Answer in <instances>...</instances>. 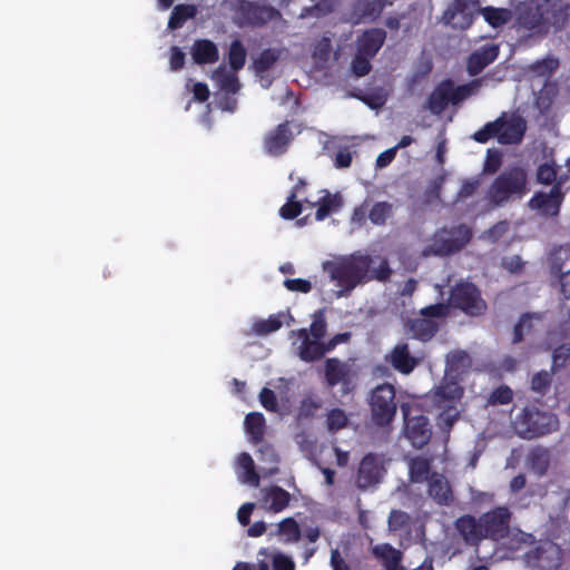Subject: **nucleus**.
Listing matches in <instances>:
<instances>
[{
  "label": "nucleus",
  "instance_id": "8fccbe9b",
  "mask_svg": "<svg viewBox=\"0 0 570 570\" xmlns=\"http://www.w3.org/2000/svg\"><path fill=\"white\" fill-rule=\"evenodd\" d=\"M332 52V45L328 38L320 39L314 47L312 58L318 68H323L328 61Z\"/></svg>",
  "mask_w": 570,
  "mask_h": 570
},
{
  "label": "nucleus",
  "instance_id": "6e6552de",
  "mask_svg": "<svg viewBox=\"0 0 570 570\" xmlns=\"http://www.w3.org/2000/svg\"><path fill=\"white\" fill-rule=\"evenodd\" d=\"M291 337H295L293 350L302 361L313 362L324 355V342L311 336L307 328L292 331Z\"/></svg>",
  "mask_w": 570,
  "mask_h": 570
},
{
  "label": "nucleus",
  "instance_id": "603ef678",
  "mask_svg": "<svg viewBox=\"0 0 570 570\" xmlns=\"http://www.w3.org/2000/svg\"><path fill=\"white\" fill-rule=\"evenodd\" d=\"M559 67V60L552 56H548L540 61L530 66V70L538 76L549 77Z\"/></svg>",
  "mask_w": 570,
  "mask_h": 570
},
{
  "label": "nucleus",
  "instance_id": "20e7f679",
  "mask_svg": "<svg viewBox=\"0 0 570 570\" xmlns=\"http://www.w3.org/2000/svg\"><path fill=\"white\" fill-rule=\"evenodd\" d=\"M471 229L465 225L438 230L425 245L422 256H448L460 252L471 239Z\"/></svg>",
  "mask_w": 570,
  "mask_h": 570
},
{
  "label": "nucleus",
  "instance_id": "473e14b6",
  "mask_svg": "<svg viewBox=\"0 0 570 570\" xmlns=\"http://www.w3.org/2000/svg\"><path fill=\"white\" fill-rule=\"evenodd\" d=\"M483 85V79H474L469 83L454 87L453 81H451V104L453 106L460 105L462 101L468 99L469 97L476 95Z\"/></svg>",
  "mask_w": 570,
  "mask_h": 570
},
{
  "label": "nucleus",
  "instance_id": "c03bdc74",
  "mask_svg": "<svg viewBox=\"0 0 570 570\" xmlns=\"http://www.w3.org/2000/svg\"><path fill=\"white\" fill-rule=\"evenodd\" d=\"M278 535L283 537V541L286 543L296 542L301 537V530L297 522L287 518L278 523Z\"/></svg>",
  "mask_w": 570,
  "mask_h": 570
},
{
  "label": "nucleus",
  "instance_id": "4d7b16f0",
  "mask_svg": "<svg viewBox=\"0 0 570 570\" xmlns=\"http://www.w3.org/2000/svg\"><path fill=\"white\" fill-rule=\"evenodd\" d=\"M302 212V205L296 202V191H292L287 197V203L281 208L279 214L283 218L292 219L297 217Z\"/></svg>",
  "mask_w": 570,
  "mask_h": 570
},
{
  "label": "nucleus",
  "instance_id": "f3484780",
  "mask_svg": "<svg viewBox=\"0 0 570 570\" xmlns=\"http://www.w3.org/2000/svg\"><path fill=\"white\" fill-rule=\"evenodd\" d=\"M239 12L244 20L250 24H262L278 16V12L272 7L245 0L239 3Z\"/></svg>",
  "mask_w": 570,
  "mask_h": 570
},
{
  "label": "nucleus",
  "instance_id": "79ce46f5",
  "mask_svg": "<svg viewBox=\"0 0 570 570\" xmlns=\"http://www.w3.org/2000/svg\"><path fill=\"white\" fill-rule=\"evenodd\" d=\"M279 52L275 49L264 50L257 59L253 62V68L256 75L266 73L278 60Z\"/></svg>",
  "mask_w": 570,
  "mask_h": 570
},
{
  "label": "nucleus",
  "instance_id": "b1692460",
  "mask_svg": "<svg viewBox=\"0 0 570 570\" xmlns=\"http://www.w3.org/2000/svg\"><path fill=\"white\" fill-rule=\"evenodd\" d=\"M499 53L498 46H484L473 52L468 61V72L475 76L481 72L489 63H491Z\"/></svg>",
  "mask_w": 570,
  "mask_h": 570
},
{
  "label": "nucleus",
  "instance_id": "bb28decb",
  "mask_svg": "<svg viewBox=\"0 0 570 570\" xmlns=\"http://www.w3.org/2000/svg\"><path fill=\"white\" fill-rule=\"evenodd\" d=\"M351 376V365L337 358H327L325 362V379L330 386L347 383Z\"/></svg>",
  "mask_w": 570,
  "mask_h": 570
},
{
  "label": "nucleus",
  "instance_id": "6ab92c4d",
  "mask_svg": "<svg viewBox=\"0 0 570 570\" xmlns=\"http://www.w3.org/2000/svg\"><path fill=\"white\" fill-rule=\"evenodd\" d=\"M235 472L240 483L258 488L261 478L249 453L242 452L236 456Z\"/></svg>",
  "mask_w": 570,
  "mask_h": 570
},
{
  "label": "nucleus",
  "instance_id": "7c9ffc66",
  "mask_svg": "<svg viewBox=\"0 0 570 570\" xmlns=\"http://www.w3.org/2000/svg\"><path fill=\"white\" fill-rule=\"evenodd\" d=\"M234 69H227L225 66L218 67L213 72L215 83L227 94H236L240 89V83Z\"/></svg>",
  "mask_w": 570,
  "mask_h": 570
},
{
  "label": "nucleus",
  "instance_id": "e2e57ef3",
  "mask_svg": "<svg viewBox=\"0 0 570 570\" xmlns=\"http://www.w3.org/2000/svg\"><path fill=\"white\" fill-rule=\"evenodd\" d=\"M271 561L274 570H295L293 559L283 552L272 553Z\"/></svg>",
  "mask_w": 570,
  "mask_h": 570
},
{
  "label": "nucleus",
  "instance_id": "dca6fc26",
  "mask_svg": "<svg viewBox=\"0 0 570 570\" xmlns=\"http://www.w3.org/2000/svg\"><path fill=\"white\" fill-rule=\"evenodd\" d=\"M463 394V390L455 382H445L435 387L430 399L435 406L436 410L445 409L449 405L460 406L461 397Z\"/></svg>",
  "mask_w": 570,
  "mask_h": 570
},
{
  "label": "nucleus",
  "instance_id": "de8ad7c7",
  "mask_svg": "<svg viewBox=\"0 0 570 570\" xmlns=\"http://www.w3.org/2000/svg\"><path fill=\"white\" fill-rule=\"evenodd\" d=\"M411 522V517L401 510H392L387 519L389 530L391 532L407 531Z\"/></svg>",
  "mask_w": 570,
  "mask_h": 570
},
{
  "label": "nucleus",
  "instance_id": "7ed1b4c3",
  "mask_svg": "<svg viewBox=\"0 0 570 570\" xmlns=\"http://www.w3.org/2000/svg\"><path fill=\"white\" fill-rule=\"evenodd\" d=\"M528 177L524 169L513 167L502 171L491 184L489 199L497 206L522 198L528 191Z\"/></svg>",
  "mask_w": 570,
  "mask_h": 570
},
{
  "label": "nucleus",
  "instance_id": "a878e982",
  "mask_svg": "<svg viewBox=\"0 0 570 570\" xmlns=\"http://www.w3.org/2000/svg\"><path fill=\"white\" fill-rule=\"evenodd\" d=\"M449 104H451V80H445L432 91L425 108L434 115H440Z\"/></svg>",
  "mask_w": 570,
  "mask_h": 570
},
{
  "label": "nucleus",
  "instance_id": "39448f33",
  "mask_svg": "<svg viewBox=\"0 0 570 570\" xmlns=\"http://www.w3.org/2000/svg\"><path fill=\"white\" fill-rule=\"evenodd\" d=\"M558 428L557 417L534 407L524 409L513 421L515 433L522 439H533L547 434Z\"/></svg>",
  "mask_w": 570,
  "mask_h": 570
},
{
  "label": "nucleus",
  "instance_id": "37998d69",
  "mask_svg": "<svg viewBox=\"0 0 570 570\" xmlns=\"http://www.w3.org/2000/svg\"><path fill=\"white\" fill-rule=\"evenodd\" d=\"M530 468L538 475H543L550 464L549 452L543 449H535L529 456Z\"/></svg>",
  "mask_w": 570,
  "mask_h": 570
},
{
  "label": "nucleus",
  "instance_id": "338daca9",
  "mask_svg": "<svg viewBox=\"0 0 570 570\" xmlns=\"http://www.w3.org/2000/svg\"><path fill=\"white\" fill-rule=\"evenodd\" d=\"M259 401L266 410L276 411L277 400L275 393L272 390L264 387L261 391Z\"/></svg>",
  "mask_w": 570,
  "mask_h": 570
},
{
  "label": "nucleus",
  "instance_id": "09e8293b",
  "mask_svg": "<svg viewBox=\"0 0 570 570\" xmlns=\"http://www.w3.org/2000/svg\"><path fill=\"white\" fill-rule=\"evenodd\" d=\"M246 61V50L239 40H234L228 52V62L234 71L240 70Z\"/></svg>",
  "mask_w": 570,
  "mask_h": 570
},
{
  "label": "nucleus",
  "instance_id": "aec40b11",
  "mask_svg": "<svg viewBox=\"0 0 570 570\" xmlns=\"http://www.w3.org/2000/svg\"><path fill=\"white\" fill-rule=\"evenodd\" d=\"M386 361L403 374H410L419 364V361L411 354L406 343L396 344L391 353L386 355Z\"/></svg>",
  "mask_w": 570,
  "mask_h": 570
},
{
  "label": "nucleus",
  "instance_id": "6e6d98bb",
  "mask_svg": "<svg viewBox=\"0 0 570 570\" xmlns=\"http://www.w3.org/2000/svg\"><path fill=\"white\" fill-rule=\"evenodd\" d=\"M554 372L540 371L532 376L531 390L535 393L544 394L551 384Z\"/></svg>",
  "mask_w": 570,
  "mask_h": 570
},
{
  "label": "nucleus",
  "instance_id": "393cba45",
  "mask_svg": "<svg viewBox=\"0 0 570 570\" xmlns=\"http://www.w3.org/2000/svg\"><path fill=\"white\" fill-rule=\"evenodd\" d=\"M386 3L387 0H357L354 4L353 17L356 22L375 20Z\"/></svg>",
  "mask_w": 570,
  "mask_h": 570
},
{
  "label": "nucleus",
  "instance_id": "ea45409f",
  "mask_svg": "<svg viewBox=\"0 0 570 570\" xmlns=\"http://www.w3.org/2000/svg\"><path fill=\"white\" fill-rule=\"evenodd\" d=\"M436 324L430 318H416L411 322L413 335L422 341L430 340L436 332Z\"/></svg>",
  "mask_w": 570,
  "mask_h": 570
},
{
  "label": "nucleus",
  "instance_id": "cd10ccee",
  "mask_svg": "<svg viewBox=\"0 0 570 570\" xmlns=\"http://www.w3.org/2000/svg\"><path fill=\"white\" fill-rule=\"evenodd\" d=\"M291 138L292 132L289 131L287 124H282L265 138V149L271 155H279L284 153Z\"/></svg>",
  "mask_w": 570,
  "mask_h": 570
},
{
  "label": "nucleus",
  "instance_id": "864d4df0",
  "mask_svg": "<svg viewBox=\"0 0 570 570\" xmlns=\"http://www.w3.org/2000/svg\"><path fill=\"white\" fill-rule=\"evenodd\" d=\"M513 392L507 385H501L492 391L487 400V405L497 406L504 405L512 401Z\"/></svg>",
  "mask_w": 570,
  "mask_h": 570
},
{
  "label": "nucleus",
  "instance_id": "4be33fe9",
  "mask_svg": "<svg viewBox=\"0 0 570 570\" xmlns=\"http://www.w3.org/2000/svg\"><path fill=\"white\" fill-rule=\"evenodd\" d=\"M386 38V32L380 28H373L365 31L356 40L357 51L367 57H374L381 47L383 46Z\"/></svg>",
  "mask_w": 570,
  "mask_h": 570
},
{
  "label": "nucleus",
  "instance_id": "a19ab883",
  "mask_svg": "<svg viewBox=\"0 0 570 570\" xmlns=\"http://www.w3.org/2000/svg\"><path fill=\"white\" fill-rule=\"evenodd\" d=\"M341 206L342 198L338 195L326 193V195L320 200V206L315 213V218L317 220H323L331 213L336 212Z\"/></svg>",
  "mask_w": 570,
  "mask_h": 570
},
{
  "label": "nucleus",
  "instance_id": "f704fd0d",
  "mask_svg": "<svg viewBox=\"0 0 570 570\" xmlns=\"http://www.w3.org/2000/svg\"><path fill=\"white\" fill-rule=\"evenodd\" d=\"M471 366V358L464 351H453L446 356V372L459 376Z\"/></svg>",
  "mask_w": 570,
  "mask_h": 570
},
{
  "label": "nucleus",
  "instance_id": "bf43d9fd",
  "mask_svg": "<svg viewBox=\"0 0 570 570\" xmlns=\"http://www.w3.org/2000/svg\"><path fill=\"white\" fill-rule=\"evenodd\" d=\"M570 361V344L558 346L552 353V372L563 367Z\"/></svg>",
  "mask_w": 570,
  "mask_h": 570
},
{
  "label": "nucleus",
  "instance_id": "680f3d73",
  "mask_svg": "<svg viewBox=\"0 0 570 570\" xmlns=\"http://www.w3.org/2000/svg\"><path fill=\"white\" fill-rule=\"evenodd\" d=\"M557 178V169L553 163H544L539 166L537 179L541 184L549 185Z\"/></svg>",
  "mask_w": 570,
  "mask_h": 570
},
{
  "label": "nucleus",
  "instance_id": "69168bd1",
  "mask_svg": "<svg viewBox=\"0 0 570 570\" xmlns=\"http://www.w3.org/2000/svg\"><path fill=\"white\" fill-rule=\"evenodd\" d=\"M532 318L531 315H524L520 322L514 327V337L513 342L518 343L522 340L524 332H530L532 328Z\"/></svg>",
  "mask_w": 570,
  "mask_h": 570
},
{
  "label": "nucleus",
  "instance_id": "0e129e2a",
  "mask_svg": "<svg viewBox=\"0 0 570 570\" xmlns=\"http://www.w3.org/2000/svg\"><path fill=\"white\" fill-rule=\"evenodd\" d=\"M321 406L322 404L318 400L314 397H305L298 407V416L311 417L321 409Z\"/></svg>",
  "mask_w": 570,
  "mask_h": 570
},
{
  "label": "nucleus",
  "instance_id": "58836bf2",
  "mask_svg": "<svg viewBox=\"0 0 570 570\" xmlns=\"http://www.w3.org/2000/svg\"><path fill=\"white\" fill-rule=\"evenodd\" d=\"M410 479L412 482L421 483L429 480L430 460L416 456L409 461Z\"/></svg>",
  "mask_w": 570,
  "mask_h": 570
},
{
  "label": "nucleus",
  "instance_id": "a211bd4d",
  "mask_svg": "<svg viewBox=\"0 0 570 570\" xmlns=\"http://www.w3.org/2000/svg\"><path fill=\"white\" fill-rule=\"evenodd\" d=\"M455 529L465 543L470 546L478 544L485 539L481 519L472 515H463L455 521Z\"/></svg>",
  "mask_w": 570,
  "mask_h": 570
},
{
  "label": "nucleus",
  "instance_id": "4c0bfd02",
  "mask_svg": "<svg viewBox=\"0 0 570 570\" xmlns=\"http://www.w3.org/2000/svg\"><path fill=\"white\" fill-rule=\"evenodd\" d=\"M484 20L493 28L507 24L512 19V12L509 9L487 7L481 10Z\"/></svg>",
  "mask_w": 570,
  "mask_h": 570
},
{
  "label": "nucleus",
  "instance_id": "f8f14e48",
  "mask_svg": "<svg viewBox=\"0 0 570 570\" xmlns=\"http://www.w3.org/2000/svg\"><path fill=\"white\" fill-rule=\"evenodd\" d=\"M385 472L383 460L375 454H366L358 466L356 484L360 489H367L381 482Z\"/></svg>",
  "mask_w": 570,
  "mask_h": 570
},
{
  "label": "nucleus",
  "instance_id": "f257e3e1",
  "mask_svg": "<svg viewBox=\"0 0 570 570\" xmlns=\"http://www.w3.org/2000/svg\"><path fill=\"white\" fill-rule=\"evenodd\" d=\"M322 267L340 288L338 296H346L358 285L372 279L385 282L392 274L386 259L380 258L376 265L375 259L361 252L334 257L324 262Z\"/></svg>",
  "mask_w": 570,
  "mask_h": 570
},
{
  "label": "nucleus",
  "instance_id": "f03ea898",
  "mask_svg": "<svg viewBox=\"0 0 570 570\" xmlns=\"http://www.w3.org/2000/svg\"><path fill=\"white\" fill-rule=\"evenodd\" d=\"M527 130V121L515 112H503L494 121L485 124L473 134L472 138L481 144L497 138L501 145H518L522 141Z\"/></svg>",
  "mask_w": 570,
  "mask_h": 570
},
{
  "label": "nucleus",
  "instance_id": "5701e85b",
  "mask_svg": "<svg viewBox=\"0 0 570 570\" xmlns=\"http://www.w3.org/2000/svg\"><path fill=\"white\" fill-rule=\"evenodd\" d=\"M429 495L441 505H449L453 501V494L449 481L439 473L429 478Z\"/></svg>",
  "mask_w": 570,
  "mask_h": 570
},
{
  "label": "nucleus",
  "instance_id": "c756f323",
  "mask_svg": "<svg viewBox=\"0 0 570 570\" xmlns=\"http://www.w3.org/2000/svg\"><path fill=\"white\" fill-rule=\"evenodd\" d=\"M543 3H547L544 7L547 29L549 30L551 27L556 29H560L564 26L568 13V4H566L562 0H556L550 2V0H543Z\"/></svg>",
  "mask_w": 570,
  "mask_h": 570
},
{
  "label": "nucleus",
  "instance_id": "2eb2a0df",
  "mask_svg": "<svg viewBox=\"0 0 570 570\" xmlns=\"http://www.w3.org/2000/svg\"><path fill=\"white\" fill-rule=\"evenodd\" d=\"M543 0H534L531 4L524 7L519 14V24L534 33H547V21Z\"/></svg>",
  "mask_w": 570,
  "mask_h": 570
},
{
  "label": "nucleus",
  "instance_id": "1a4fd4ad",
  "mask_svg": "<svg viewBox=\"0 0 570 570\" xmlns=\"http://www.w3.org/2000/svg\"><path fill=\"white\" fill-rule=\"evenodd\" d=\"M404 414V434L411 444L416 449L425 446L432 436V428L429 419L424 415L410 416L407 410L402 405Z\"/></svg>",
  "mask_w": 570,
  "mask_h": 570
},
{
  "label": "nucleus",
  "instance_id": "72a5a7b5",
  "mask_svg": "<svg viewBox=\"0 0 570 570\" xmlns=\"http://www.w3.org/2000/svg\"><path fill=\"white\" fill-rule=\"evenodd\" d=\"M259 461L263 463L262 471L265 475H273L278 472L277 464L279 456L275 449L267 443H262L258 448Z\"/></svg>",
  "mask_w": 570,
  "mask_h": 570
},
{
  "label": "nucleus",
  "instance_id": "9d476101",
  "mask_svg": "<svg viewBox=\"0 0 570 570\" xmlns=\"http://www.w3.org/2000/svg\"><path fill=\"white\" fill-rule=\"evenodd\" d=\"M478 10L476 0H454L443 14V21L456 29H466L471 26L473 16Z\"/></svg>",
  "mask_w": 570,
  "mask_h": 570
},
{
  "label": "nucleus",
  "instance_id": "ddd939ff",
  "mask_svg": "<svg viewBox=\"0 0 570 570\" xmlns=\"http://www.w3.org/2000/svg\"><path fill=\"white\" fill-rule=\"evenodd\" d=\"M485 538L500 540L509 531L510 512L507 508L500 507L480 517Z\"/></svg>",
  "mask_w": 570,
  "mask_h": 570
},
{
  "label": "nucleus",
  "instance_id": "9b49d317",
  "mask_svg": "<svg viewBox=\"0 0 570 570\" xmlns=\"http://www.w3.org/2000/svg\"><path fill=\"white\" fill-rule=\"evenodd\" d=\"M527 561L539 570H557L561 562V550L556 543L546 541L527 553Z\"/></svg>",
  "mask_w": 570,
  "mask_h": 570
},
{
  "label": "nucleus",
  "instance_id": "0eeeda50",
  "mask_svg": "<svg viewBox=\"0 0 570 570\" xmlns=\"http://www.w3.org/2000/svg\"><path fill=\"white\" fill-rule=\"evenodd\" d=\"M451 304L464 313L476 316L482 314L487 305L478 288L471 283H460L451 292Z\"/></svg>",
  "mask_w": 570,
  "mask_h": 570
},
{
  "label": "nucleus",
  "instance_id": "49530a36",
  "mask_svg": "<svg viewBox=\"0 0 570 570\" xmlns=\"http://www.w3.org/2000/svg\"><path fill=\"white\" fill-rule=\"evenodd\" d=\"M438 425L441 430L449 432L460 417L461 409L456 405H449L445 409H439Z\"/></svg>",
  "mask_w": 570,
  "mask_h": 570
},
{
  "label": "nucleus",
  "instance_id": "052dcab7",
  "mask_svg": "<svg viewBox=\"0 0 570 570\" xmlns=\"http://www.w3.org/2000/svg\"><path fill=\"white\" fill-rule=\"evenodd\" d=\"M308 333L311 336L315 337L316 340L321 341L326 333V321L324 318L323 312L318 311L314 314V321L311 324Z\"/></svg>",
  "mask_w": 570,
  "mask_h": 570
},
{
  "label": "nucleus",
  "instance_id": "c9c22d12",
  "mask_svg": "<svg viewBox=\"0 0 570 570\" xmlns=\"http://www.w3.org/2000/svg\"><path fill=\"white\" fill-rule=\"evenodd\" d=\"M245 430L253 443H261L265 433V419L263 414L253 412L245 419Z\"/></svg>",
  "mask_w": 570,
  "mask_h": 570
},
{
  "label": "nucleus",
  "instance_id": "2f4dec72",
  "mask_svg": "<svg viewBox=\"0 0 570 570\" xmlns=\"http://www.w3.org/2000/svg\"><path fill=\"white\" fill-rule=\"evenodd\" d=\"M191 56L196 63H213L218 60L216 45L209 40H197L191 47Z\"/></svg>",
  "mask_w": 570,
  "mask_h": 570
},
{
  "label": "nucleus",
  "instance_id": "412c9836",
  "mask_svg": "<svg viewBox=\"0 0 570 570\" xmlns=\"http://www.w3.org/2000/svg\"><path fill=\"white\" fill-rule=\"evenodd\" d=\"M261 505L263 509L272 512H281L288 503L291 495L279 487H269L261 490Z\"/></svg>",
  "mask_w": 570,
  "mask_h": 570
},
{
  "label": "nucleus",
  "instance_id": "c85d7f7f",
  "mask_svg": "<svg viewBox=\"0 0 570 570\" xmlns=\"http://www.w3.org/2000/svg\"><path fill=\"white\" fill-rule=\"evenodd\" d=\"M373 556L382 562L384 570L401 567L403 553L389 543H381L372 548Z\"/></svg>",
  "mask_w": 570,
  "mask_h": 570
},
{
  "label": "nucleus",
  "instance_id": "5fc2aeb1",
  "mask_svg": "<svg viewBox=\"0 0 570 570\" xmlns=\"http://www.w3.org/2000/svg\"><path fill=\"white\" fill-rule=\"evenodd\" d=\"M282 326V321L279 320V316L272 315L266 320H258L255 321L253 324V331L257 335H266L272 332L277 331Z\"/></svg>",
  "mask_w": 570,
  "mask_h": 570
},
{
  "label": "nucleus",
  "instance_id": "4468645a",
  "mask_svg": "<svg viewBox=\"0 0 570 570\" xmlns=\"http://www.w3.org/2000/svg\"><path fill=\"white\" fill-rule=\"evenodd\" d=\"M563 180H558L549 193H537L529 202L531 209H539L543 215L556 216L563 200L561 190Z\"/></svg>",
  "mask_w": 570,
  "mask_h": 570
},
{
  "label": "nucleus",
  "instance_id": "423d86ee",
  "mask_svg": "<svg viewBox=\"0 0 570 570\" xmlns=\"http://www.w3.org/2000/svg\"><path fill=\"white\" fill-rule=\"evenodd\" d=\"M395 391L391 384H382L375 387L371 396L372 416L376 424H389L395 413L396 403L394 402Z\"/></svg>",
  "mask_w": 570,
  "mask_h": 570
},
{
  "label": "nucleus",
  "instance_id": "13d9d810",
  "mask_svg": "<svg viewBox=\"0 0 570 570\" xmlns=\"http://www.w3.org/2000/svg\"><path fill=\"white\" fill-rule=\"evenodd\" d=\"M372 57H367L366 55H362L361 52H356L354 59L351 63V70L356 77H363L371 70L370 60Z\"/></svg>",
  "mask_w": 570,
  "mask_h": 570
},
{
  "label": "nucleus",
  "instance_id": "e433bc0d",
  "mask_svg": "<svg viewBox=\"0 0 570 570\" xmlns=\"http://www.w3.org/2000/svg\"><path fill=\"white\" fill-rule=\"evenodd\" d=\"M197 14V7L194 4H178L170 14L168 28L171 30L181 28L188 19H193Z\"/></svg>",
  "mask_w": 570,
  "mask_h": 570
},
{
  "label": "nucleus",
  "instance_id": "3c124183",
  "mask_svg": "<svg viewBox=\"0 0 570 570\" xmlns=\"http://www.w3.org/2000/svg\"><path fill=\"white\" fill-rule=\"evenodd\" d=\"M347 415L341 409H333L326 414L327 430L332 433L344 429L347 425Z\"/></svg>",
  "mask_w": 570,
  "mask_h": 570
},
{
  "label": "nucleus",
  "instance_id": "774afa93",
  "mask_svg": "<svg viewBox=\"0 0 570 570\" xmlns=\"http://www.w3.org/2000/svg\"><path fill=\"white\" fill-rule=\"evenodd\" d=\"M284 285L287 289L293 292L308 293L312 289V284L301 278L285 279Z\"/></svg>",
  "mask_w": 570,
  "mask_h": 570
},
{
  "label": "nucleus",
  "instance_id": "a18cd8bd",
  "mask_svg": "<svg viewBox=\"0 0 570 570\" xmlns=\"http://www.w3.org/2000/svg\"><path fill=\"white\" fill-rule=\"evenodd\" d=\"M393 205L387 202H379L368 213L370 220L375 225H384L392 216Z\"/></svg>",
  "mask_w": 570,
  "mask_h": 570
}]
</instances>
